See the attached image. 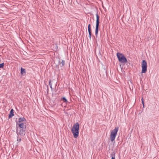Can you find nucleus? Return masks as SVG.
Returning a JSON list of instances; mask_svg holds the SVG:
<instances>
[{
	"label": "nucleus",
	"mask_w": 159,
	"mask_h": 159,
	"mask_svg": "<svg viewBox=\"0 0 159 159\" xmlns=\"http://www.w3.org/2000/svg\"><path fill=\"white\" fill-rule=\"evenodd\" d=\"M21 74L22 75L25 74V69L21 67Z\"/></svg>",
	"instance_id": "obj_10"
},
{
	"label": "nucleus",
	"mask_w": 159,
	"mask_h": 159,
	"mask_svg": "<svg viewBox=\"0 0 159 159\" xmlns=\"http://www.w3.org/2000/svg\"><path fill=\"white\" fill-rule=\"evenodd\" d=\"M88 29H91V25L90 24H89L88 25Z\"/></svg>",
	"instance_id": "obj_17"
},
{
	"label": "nucleus",
	"mask_w": 159,
	"mask_h": 159,
	"mask_svg": "<svg viewBox=\"0 0 159 159\" xmlns=\"http://www.w3.org/2000/svg\"><path fill=\"white\" fill-rule=\"evenodd\" d=\"M116 55L119 62L123 63H126L127 62V59L123 54L117 52Z\"/></svg>",
	"instance_id": "obj_4"
},
{
	"label": "nucleus",
	"mask_w": 159,
	"mask_h": 159,
	"mask_svg": "<svg viewBox=\"0 0 159 159\" xmlns=\"http://www.w3.org/2000/svg\"><path fill=\"white\" fill-rule=\"evenodd\" d=\"M4 66V64L3 63L1 64H0V68H3Z\"/></svg>",
	"instance_id": "obj_15"
},
{
	"label": "nucleus",
	"mask_w": 159,
	"mask_h": 159,
	"mask_svg": "<svg viewBox=\"0 0 159 159\" xmlns=\"http://www.w3.org/2000/svg\"><path fill=\"white\" fill-rule=\"evenodd\" d=\"M14 116V110L12 109L10 111L9 115V118H10Z\"/></svg>",
	"instance_id": "obj_7"
},
{
	"label": "nucleus",
	"mask_w": 159,
	"mask_h": 159,
	"mask_svg": "<svg viewBox=\"0 0 159 159\" xmlns=\"http://www.w3.org/2000/svg\"><path fill=\"white\" fill-rule=\"evenodd\" d=\"M141 100H142V101L143 100V97H142V98Z\"/></svg>",
	"instance_id": "obj_21"
},
{
	"label": "nucleus",
	"mask_w": 159,
	"mask_h": 159,
	"mask_svg": "<svg viewBox=\"0 0 159 159\" xmlns=\"http://www.w3.org/2000/svg\"><path fill=\"white\" fill-rule=\"evenodd\" d=\"M147 64L146 61L143 60L142 62L141 73H145L147 71Z\"/></svg>",
	"instance_id": "obj_6"
},
{
	"label": "nucleus",
	"mask_w": 159,
	"mask_h": 159,
	"mask_svg": "<svg viewBox=\"0 0 159 159\" xmlns=\"http://www.w3.org/2000/svg\"><path fill=\"white\" fill-rule=\"evenodd\" d=\"M49 85L50 86H52V84H51V80H50L49 81Z\"/></svg>",
	"instance_id": "obj_16"
},
{
	"label": "nucleus",
	"mask_w": 159,
	"mask_h": 159,
	"mask_svg": "<svg viewBox=\"0 0 159 159\" xmlns=\"http://www.w3.org/2000/svg\"><path fill=\"white\" fill-rule=\"evenodd\" d=\"M119 129V127H116L111 132L110 139L111 142L114 140L117 135V132Z\"/></svg>",
	"instance_id": "obj_3"
},
{
	"label": "nucleus",
	"mask_w": 159,
	"mask_h": 159,
	"mask_svg": "<svg viewBox=\"0 0 159 159\" xmlns=\"http://www.w3.org/2000/svg\"><path fill=\"white\" fill-rule=\"evenodd\" d=\"M26 127V125L25 123H19L16 122V134L20 135V136H24L25 134Z\"/></svg>",
	"instance_id": "obj_1"
},
{
	"label": "nucleus",
	"mask_w": 159,
	"mask_h": 159,
	"mask_svg": "<svg viewBox=\"0 0 159 159\" xmlns=\"http://www.w3.org/2000/svg\"><path fill=\"white\" fill-rule=\"evenodd\" d=\"M62 100L64 102H68L67 100L66 99V98L65 97H63L62 98H61Z\"/></svg>",
	"instance_id": "obj_13"
},
{
	"label": "nucleus",
	"mask_w": 159,
	"mask_h": 159,
	"mask_svg": "<svg viewBox=\"0 0 159 159\" xmlns=\"http://www.w3.org/2000/svg\"><path fill=\"white\" fill-rule=\"evenodd\" d=\"M17 134V140L18 142H21V137L22 136H20V135H19V134L18 135V134Z\"/></svg>",
	"instance_id": "obj_9"
},
{
	"label": "nucleus",
	"mask_w": 159,
	"mask_h": 159,
	"mask_svg": "<svg viewBox=\"0 0 159 159\" xmlns=\"http://www.w3.org/2000/svg\"><path fill=\"white\" fill-rule=\"evenodd\" d=\"M59 64H61V62L60 61H59Z\"/></svg>",
	"instance_id": "obj_19"
},
{
	"label": "nucleus",
	"mask_w": 159,
	"mask_h": 159,
	"mask_svg": "<svg viewBox=\"0 0 159 159\" xmlns=\"http://www.w3.org/2000/svg\"><path fill=\"white\" fill-rule=\"evenodd\" d=\"M61 65L60 66L61 67H62L64 65L65 63V61L64 60H62L61 62Z\"/></svg>",
	"instance_id": "obj_14"
},
{
	"label": "nucleus",
	"mask_w": 159,
	"mask_h": 159,
	"mask_svg": "<svg viewBox=\"0 0 159 159\" xmlns=\"http://www.w3.org/2000/svg\"><path fill=\"white\" fill-rule=\"evenodd\" d=\"M26 120V119L24 117H20L18 121H17L16 122H18V123H21V122H23Z\"/></svg>",
	"instance_id": "obj_8"
},
{
	"label": "nucleus",
	"mask_w": 159,
	"mask_h": 159,
	"mask_svg": "<svg viewBox=\"0 0 159 159\" xmlns=\"http://www.w3.org/2000/svg\"><path fill=\"white\" fill-rule=\"evenodd\" d=\"M51 89H52V86H50Z\"/></svg>",
	"instance_id": "obj_20"
},
{
	"label": "nucleus",
	"mask_w": 159,
	"mask_h": 159,
	"mask_svg": "<svg viewBox=\"0 0 159 159\" xmlns=\"http://www.w3.org/2000/svg\"><path fill=\"white\" fill-rule=\"evenodd\" d=\"M88 31L89 32V39H91V37L92 35V30L91 29H88Z\"/></svg>",
	"instance_id": "obj_12"
},
{
	"label": "nucleus",
	"mask_w": 159,
	"mask_h": 159,
	"mask_svg": "<svg viewBox=\"0 0 159 159\" xmlns=\"http://www.w3.org/2000/svg\"><path fill=\"white\" fill-rule=\"evenodd\" d=\"M79 125L78 122L76 123L73 125L71 130L73 135L74 137L77 138L78 137L79 134Z\"/></svg>",
	"instance_id": "obj_2"
},
{
	"label": "nucleus",
	"mask_w": 159,
	"mask_h": 159,
	"mask_svg": "<svg viewBox=\"0 0 159 159\" xmlns=\"http://www.w3.org/2000/svg\"><path fill=\"white\" fill-rule=\"evenodd\" d=\"M115 152H113L111 154V159H115Z\"/></svg>",
	"instance_id": "obj_11"
},
{
	"label": "nucleus",
	"mask_w": 159,
	"mask_h": 159,
	"mask_svg": "<svg viewBox=\"0 0 159 159\" xmlns=\"http://www.w3.org/2000/svg\"><path fill=\"white\" fill-rule=\"evenodd\" d=\"M142 103L143 105V107H144V102L143 100L142 101Z\"/></svg>",
	"instance_id": "obj_18"
},
{
	"label": "nucleus",
	"mask_w": 159,
	"mask_h": 159,
	"mask_svg": "<svg viewBox=\"0 0 159 159\" xmlns=\"http://www.w3.org/2000/svg\"><path fill=\"white\" fill-rule=\"evenodd\" d=\"M96 20L95 29V35L97 38L98 37V34L99 30V16L98 13L96 14Z\"/></svg>",
	"instance_id": "obj_5"
}]
</instances>
